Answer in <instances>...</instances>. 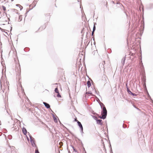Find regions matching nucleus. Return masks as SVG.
I'll return each instance as SVG.
<instances>
[{
  "label": "nucleus",
  "instance_id": "1",
  "mask_svg": "<svg viewBox=\"0 0 153 153\" xmlns=\"http://www.w3.org/2000/svg\"><path fill=\"white\" fill-rule=\"evenodd\" d=\"M107 111L106 108L102 109L101 115L102 116H100L97 114H96L98 116V117L100 119L103 120L105 119L107 117Z\"/></svg>",
  "mask_w": 153,
  "mask_h": 153
},
{
  "label": "nucleus",
  "instance_id": "2",
  "mask_svg": "<svg viewBox=\"0 0 153 153\" xmlns=\"http://www.w3.org/2000/svg\"><path fill=\"white\" fill-rule=\"evenodd\" d=\"M29 135L30 139V143L31 144V145L33 147L35 146L36 148H37V146L35 144V141L34 140V138H33L31 135L30 134L29 132H28Z\"/></svg>",
  "mask_w": 153,
  "mask_h": 153
},
{
  "label": "nucleus",
  "instance_id": "3",
  "mask_svg": "<svg viewBox=\"0 0 153 153\" xmlns=\"http://www.w3.org/2000/svg\"><path fill=\"white\" fill-rule=\"evenodd\" d=\"M76 121H77L78 125L80 129V131L81 133L83 134V128L82 124L79 121H78V120H76Z\"/></svg>",
  "mask_w": 153,
  "mask_h": 153
},
{
  "label": "nucleus",
  "instance_id": "4",
  "mask_svg": "<svg viewBox=\"0 0 153 153\" xmlns=\"http://www.w3.org/2000/svg\"><path fill=\"white\" fill-rule=\"evenodd\" d=\"M105 64V61H102V63H100L99 65V66L100 69L104 68V65Z\"/></svg>",
  "mask_w": 153,
  "mask_h": 153
},
{
  "label": "nucleus",
  "instance_id": "5",
  "mask_svg": "<svg viewBox=\"0 0 153 153\" xmlns=\"http://www.w3.org/2000/svg\"><path fill=\"white\" fill-rule=\"evenodd\" d=\"M143 81L144 83L143 85V86L144 87L145 90H147V88L146 86V77H145L143 78Z\"/></svg>",
  "mask_w": 153,
  "mask_h": 153
},
{
  "label": "nucleus",
  "instance_id": "6",
  "mask_svg": "<svg viewBox=\"0 0 153 153\" xmlns=\"http://www.w3.org/2000/svg\"><path fill=\"white\" fill-rule=\"evenodd\" d=\"M97 123L98 124L102 125V120L100 119H97L96 121Z\"/></svg>",
  "mask_w": 153,
  "mask_h": 153
},
{
  "label": "nucleus",
  "instance_id": "7",
  "mask_svg": "<svg viewBox=\"0 0 153 153\" xmlns=\"http://www.w3.org/2000/svg\"><path fill=\"white\" fill-rule=\"evenodd\" d=\"M43 104L45 105V106L47 108H50V105L48 104V103L45 102H43Z\"/></svg>",
  "mask_w": 153,
  "mask_h": 153
},
{
  "label": "nucleus",
  "instance_id": "8",
  "mask_svg": "<svg viewBox=\"0 0 153 153\" xmlns=\"http://www.w3.org/2000/svg\"><path fill=\"white\" fill-rule=\"evenodd\" d=\"M22 131L25 135H26L27 133V130L24 127H23L22 128Z\"/></svg>",
  "mask_w": 153,
  "mask_h": 153
},
{
  "label": "nucleus",
  "instance_id": "9",
  "mask_svg": "<svg viewBox=\"0 0 153 153\" xmlns=\"http://www.w3.org/2000/svg\"><path fill=\"white\" fill-rule=\"evenodd\" d=\"M4 86L5 87V89L4 90V91H5L6 90V89H7V90H9V86L8 85V84L7 82H6V83H4Z\"/></svg>",
  "mask_w": 153,
  "mask_h": 153
},
{
  "label": "nucleus",
  "instance_id": "10",
  "mask_svg": "<svg viewBox=\"0 0 153 153\" xmlns=\"http://www.w3.org/2000/svg\"><path fill=\"white\" fill-rule=\"evenodd\" d=\"M126 58V55L123 57L121 60V63L123 65H124L125 63V60Z\"/></svg>",
  "mask_w": 153,
  "mask_h": 153
},
{
  "label": "nucleus",
  "instance_id": "11",
  "mask_svg": "<svg viewBox=\"0 0 153 153\" xmlns=\"http://www.w3.org/2000/svg\"><path fill=\"white\" fill-rule=\"evenodd\" d=\"M101 109L106 108L104 104L102 102H100V103Z\"/></svg>",
  "mask_w": 153,
  "mask_h": 153
},
{
  "label": "nucleus",
  "instance_id": "12",
  "mask_svg": "<svg viewBox=\"0 0 153 153\" xmlns=\"http://www.w3.org/2000/svg\"><path fill=\"white\" fill-rule=\"evenodd\" d=\"M126 88H127V91L129 94H131L132 93V92L130 90L129 88L128 87L127 84H126Z\"/></svg>",
  "mask_w": 153,
  "mask_h": 153
},
{
  "label": "nucleus",
  "instance_id": "13",
  "mask_svg": "<svg viewBox=\"0 0 153 153\" xmlns=\"http://www.w3.org/2000/svg\"><path fill=\"white\" fill-rule=\"evenodd\" d=\"M52 116L54 122L56 123L57 122V119L55 117L53 114H52Z\"/></svg>",
  "mask_w": 153,
  "mask_h": 153
},
{
  "label": "nucleus",
  "instance_id": "14",
  "mask_svg": "<svg viewBox=\"0 0 153 153\" xmlns=\"http://www.w3.org/2000/svg\"><path fill=\"white\" fill-rule=\"evenodd\" d=\"M87 86L88 88H89L91 85V82L89 80L87 82Z\"/></svg>",
  "mask_w": 153,
  "mask_h": 153
},
{
  "label": "nucleus",
  "instance_id": "15",
  "mask_svg": "<svg viewBox=\"0 0 153 153\" xmlns=\"http://www.w3.org/2000/svg\"><path fill=\"white\" fill-rule=\"evenodd\" d=\"M54 91L55 93H57L59 92V91L58 89V88L57 87L54 90Z\"/></svg>",
  "mask_w": 153,
  "mask_h": 153
},
{
  "label": "nucleus",
  "instance_id": "16",
  "mask_svg": "<svg viewBox=\"0 0 153 153\" xmlns=\"http://www.w3.org/2000/svg\"><path fill=\"white\" fill-rule=\"evenodd\" d=\"M94 31H92V33H91L92 36H93V40H94Z\"/></svg>",
  "mask_w": 153,
  "mask_h": 153
},
{
  "label": "nucleus",
  "instance_id": "17",
  "mask_svg": "<svg viewBox=\"0 0 153 153\" xmlns=\"http://www.w3.org/2000/svg\"><path fill=\"white\" fill-rule=\"evenodd\" d=\"M146 91H147V95H148V97H149V98H150L151 99V100H152V101H153V100H152V99L151 98V97L150 96V95H149V93L147 90Z\"/></svg>",
  "mask_w": 153,
  "mask_h": 153
},
{
  "label": "nucleus",
  "instance_id": "18",
  "mask_svg": "<svg viewBox=\"0 0 153 153\" xmlns=\"http://www.w3.org/2000/svg\"><path fill=\"white\" fill-rule=\"evenodd\" d=\"M57 93V97H61V96L59 92L58 93Z\"/></svg>",
  "mask_w": 153,
  "mask_h": 153
},
{
  "label": "nucleus",
  "instance_id": "19",
  "mask_svg": "<svg viewBox=\"0 0 153 153\" xmlns=\"http://www.w3.org/2000/svg\"><path fill=\"white\" fill-rule=\"evenodd\" d=\"M93 118H94V119L96 121V120L97 119V117H96L95 116H92Z\"/></svg>",
  "mask_w": 153,
  "mask_h": 153
},
{
  "label": "nucleus",
  "instance_id": "20",
  "mask_svg": "<svg viewBox=\"0 0 153 153\" xmlns=\"http://www.w3.org/2000/svg\"><path fill=\"white\" fill-rule=\"evenodd\" d=\"M133 96H137V94H135L134 93H133L132 92V93L131 94Z\"/></svg>",
  "mask_w": 153,
  "mask_h": 153
},
{
  "label": "nucleus",
  "instance_id": "21",
  "mask_svg": "<svg viewBox=\"0 0 153 153\" xmlns=\"http://www.w3.org/2000/svg\"><path fill=\"white\" fill-rule=\"evenodd\" d=\"M92 94V93L91 91H88V92H86L85 94Z\"/></svg>",
  "mask_w": 153,
  "mask_h": 153
},
{
  "label": "nucleus",
  "instance_id": "22",
  "mask_svg": "<svg viewBox=\"0 0 153 153\" xmlns=\"http://www.w3.org/2000/svg\"><path fill=\"white\" fill-rule=\"evenodd\" d=\"M2 8L3 10L4 11H5L6 10V8L4 6H2Z\"/></svg>",
  "mask_w": 153,
  "mask_h": 153
},
{
  "label": "nucleus",
  "instance_id": "23",
  "mask_svg": "<svg viewBox=\"0 0 153 153\" xmlns=\"http://www.w3.org/2000/svg\"><path fill=\"white\" fill-rule=\"evenodd\" d=\"M3 79L1 78V80H0V84H1V88L2 87V83L3 82Z\"/></svg>",
  "mask_w": 153,
  "mask_h": 153
},
{
  "label": "nucleus",
  "instance_id": "24",
  "mask_svg": "<svg viewBox=\"0 0 153 153\" xmlns=\"http://www.w3.org/2000/svg\"><path fill=\"white\" fill-rule=\"evenodd\" d=\"M95 30H96V26L95 25H94L93 27V31H95Z\"/></svg>",
  "mask_w": 153,
  "mask_h": 153
},
{
  "label": "nucleus",
  "instance_id": "25",
  "mask_svg": "<svg viewBox=\"0 0 153 153\" xmlns=\"http://www.w3.org/2000/svg\"><path fill=\"white\" fill-rule=\"evenodd\" d=\"M35 153H39V152L38 150V149H37L36 150H35Z\"/></svg>",
  "mask_w": 153,
  "mask_h": 153
},
{
  "label": "nucleus",
  "instance_id": "26",
  "mask_svg": "<svg viewBox=\"0 0 153 153\" xmlns=\"http://www.w3.org/2000/svg\"><path fill=\"white\" fill-rule=\"evenodd\" d=\"M72 146V148H73V149L74 151L76 152V149L74 148V147L72 146Z\"/></svg>",
  "mask_w": 153,
  "mask_h": 153
},
{
  "label": "nucleus",
  "instance_id": "27",
  "mask_svg": "<svg viewBox=\"0 0 153 153\" xmlns=\"http://www.w3.org/2000/svg\"><path fill=\"white\" fill-rule=\"evenodd\" d=\"M8 138L9 139H11L12 138V136L11 135H9L8 136Z\"/></svg>",
  "mask_w": 153,
  "mask_h": 153
},
{
  "label": "nucleus",
  "instance_id": "28",
  "mask_svg": "<svg viewBox=\"0 0 153 153\" xmlns=\"http://www.w3.org/2000/svg\"><path fill=\"white\" fill-rule=\"evenodd\" d=\"M19 8H20V10H22L23 9V7L22 6H19Z\"/></svg>",
  "mask_w": 153,
  "mask_h": 153
},
{
  "label": "nucleus",
  "instance_id": "29",
  "mask_svg": "<svg viewBox=\"0 0 153 153\" xmlns=\"http://www.w3.org/2000/svg\"><path fill=\"white\" fill-rule=\"evenodd\" d=\"M22 18V16H19V19L20 20V21H21L22 20V19H21V18Z\"/></svg>",
  "mask_w": 153,
  "mask_h": 153
},
{
  "label": "nucleus",
  "instance_id": "30",
  "mask_svg": "<svg viewBox=\"0 0 153 153\" xmlns=\"http://www.w3.org/2000/svg\"><path fill=\"white\" fill-rule=\"evenodd\" d=\"M5 30H5V29H1V31L2 32H4L5 31Z\"/></svg>",
  "mask_w": 153,
  "mask_h": 153
},
{
  "label": "nucleus",
  "instance_id": "31",
  "mask_svg": "<svg viewBox=\"0 0 153 153\" xmlns=\"http://www.w3.org/2000/svg\"><path fill=\"white\" fill-rule=\"evenodd\" d=\"M110 146L111 147V146L110 144ZM111 152L112 153V149L111 148Z\"/></svg>",
  "mask_w": 153,
  "mask_h": 153
},
{
  "label": "nucleus",
  "instance_id": "32",
  "mask_svg": "<svg viewBox=\"0 0 153 153\" xmlns=\"http://www.w3.org/2000/svg\"><path fill=\"white\" fill-rule=\"evenodd\" d=\"M13 123H14V124L13 125V126H12V128H13V127H14V126H15V125H16V124H14V122H13ZM12 126H13V125H12Z\"/></svg>",
  "mask_w": 153,
  "mask_h": 153
},
{
  "label": "nucleus",
  "instance_id": "33",
  "mask_svg": "<svg viewBox=\"0 0 153 153\" xmlns=\"http://www.w3.org/2000/svg\"><path fill=\"white\" fill-rule=\"evenodd\" d=\"M16 6H19H19H21V5H20V4H16Z\"/></svg>",
  "mask_w": 153,
  "mask_h": 153
},
{
  "label": "nucleus",
  "instance_id": "34",
  "mask_svg": "<svg viewBox=\"0 0 153 153\" xmlns=\"http://www.w3.org/2000/svg\"><path fill=\"white\" fill-rule=\"evenodd\" d=\"M43 29V28L42 27H42H39V29H41V30H42Z\"/></svg>",
  "mask_w": 153,
  "mask_h": 153
},
{
  "label": "nucleus",
  "instance_id": "35",
  "mask_svg": "<svg viewBox=\"0 0 153 153\" xmlns=\"http://www.w3.org/2000/svg\"><path fill=\"white\" fill-rule=\"evenodd\" d=\"M4 32V33H6V34H7V35L8 36V33H7V32L5 31Z\"/></svg>",
  "mask_w": 153,
  "mask_h": 153
},
{
  "label": "nucleus",
  "instance_id": "36",
  "mask_svg": "<svg viewBox=\"0 0 153 153\" xmlns=\"http://www.w3.org/2000/svg\"><path fill=\"white\" fill-rule=\"evenodd\" d=\"M123 128H125L126 127H125V126H124V125H123Z\"/></svg>",
  "mask_w": 153,
  "mask_h": 153
},
{
  "label": "nucleus",
  "instance_id": "37",
  "mask_svg": "<svg viewBox=\"0 0 153 153\" xmlns=\"http://www.w3.org/2000/svg\"><path fill=\"white\" fill-rule=\"evenodd\" d=\"M96 25H97V23H96V22H95V23L94 22V25L95 26Z\"/></svg>",
  "mask_w": 153,
  "mask_h": 153
},
{
  "label": "nucleus",
  "instance_id": "38",
  "mask_svg": "<svg viewBox=\"0 0 153 153\" xmlns=\"http://www.w3.org/2000/svg\"><path fill=\"white\" fill-rule=\"evenodd\" d=\"M27 140L28 141L29 140V139L28 137L27 136Z\"/></svg>",
  "mask_w": 153,
  "mask_h": 153
},
{
  "label": "nucleus",
  "instance_id": "39",
  "mask_svg": "<svg viewBox=\"0 0 153 153\" xmlns=\"http://www.w3.org/2000/svg\"><path fill=\"white\" fill-rule=\"evenodd\" d=\"M26 49H27V51H29V49L28 48H27Z\"/></svg>",
  "mask_w": 153,
  "mask_h": 153
},
{
  "label": "nucleus",
  "instance_id": "40",
  "mask_svg": "<svg viewBox=\"0 0 153 153\" xmlns=\"http://www.w3.org/2000/svg\"><path fill=\"white\" fill-rule=\"evenodd\" d=\"M12 30V27H11L10 31H11Z\"/></svg>",
  "mask_w": 153,
  "mask_h": 153
},
{
  "label": "nucleus",
  "instance_id": "41",
  "mask_svg": "<svg viewBox=\"0 0 153 153\" xmlns=\"http://www.w3.org/2000/svg\"><path fill=\"white\" fill-rule=\"evenodd\" d=\"M76 120H76V119H75L74 120V121H75L77 122V121H76Z\"/></svg>",
  "mask_w": 153,
  "mask_h": 153
},
{
  "label": "nucleus",
  "instance_id": "42",
  "mask_svg": "<svg viewBox=\"0 0 153 153\" xmlns=\"http://www.w3.org/2000/svg\"><path fill=\"white\" fill-rule=\"evenodd\" d=\"M2 29V28H1V27H0V30H1V29Z\"/></svg>",
  "mask_w": 153,
  "mask_h": 153
},
{
  "label": "nucleus",
  "instance_id": "43",
  "mask_svg": "<svg viewBox=\"0 0 153 153\" xmlns=\"http://www.w3.org/2000/svg\"><path fill=\"white\" fill-rule=\"evenodd\" d=\"M25 49H24V50L25 51H26V50H25Z\"/></svg>",
  "mask_w": 153,
  "mask_h": 153
},
{
  "label": "nucleus",
  "instance_id": "44",
  "mask_svg": "<svg viewBox=\"0 0 153 153\" xmlns=\"http://www.w3.org/2000/svg\"><path fill=\"white\" fill-rule=\"evenodd\" d=\"M2 91H3V92H4V90H2Z\"/></svg>",
  "mask_w": 153,
  "mask_h": 153
},
{
  "label": "nucleus",
  "instance_id": "45",
  "mask_svg": "<svg viewBox=\"0 0 153 153\" xmlns=\"http://www.w3.org/2000/svg\"><path fill=\"white\" fill-rule=\"evenodd\" d=\"M10 34H11V35H12V34L11 33H10Z\"/></svg>",
  "mask_w": 153,
  "mask_h": 153
},
{
  "label": "nucleus",
  "instance_id": "46",
  "mask_svg": "<svg viewBox=\"0 0 153 153\" xmlns=\"http://www.w3.org/2000/svg\"><path fill=\"white\" fill-rule=\"evenodd\" d=\"M11 121L12 122H13V121L12 120H11Z\"/></svg>",
  "mask_w": 153,
  "mask_h": 153
},
{
  "label": "nucleus",
  "instance_id": "47",
  "mask_svg": "<svg viewBox=\"0 0 153 153\" xmlns=\"http://www.w3.org/2000/svg\"><path fill=\"white\" fill-rule=\"evenodd\" d=\"M69 153H70V151H69Z\"/></svg>",
  "mask_w": 153,
  "mask_h": 153
},
{
  "label": "nucleus",
  "instance_id": "48",
  "mask_svg": "<svg viewBox=\"0 0 153 153\" xmlns=\"http://www.w3.org/2000/svg\"><path fill=\"white\" fill-rule=\"evenodd\" d=\"M1 134H0V136H1Z\"/></svg>",
  "mask_w": 153,
  "mask_h": 153
}]
</instances>
